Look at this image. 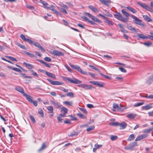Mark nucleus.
<instances>
[{"instance_id": "nucleus-1", "label": "nucleus", "mask_w": 153, "mask_h": 153, "mask_svg": "<svg viewBox=\"0 0 153 153\" xmlns=\"http://www.w3.org/2000/svg\"><path fill=\"white\" fill-rule=\"evenodd\" d=\"M137 4L141 7L146 9L147 10L151 12H153V11L152 8H153V1H151L150 2V4L151 7L146 4H143L140 2H137Z\"/></svg>"}, {"instance_id": "nucleus-2", "label": "nucleus", "mask_w": 153, "mask_h": 153, "mask_svg": "<svg viewBox=\"0 0 153 153\" xmlns=\"http://www.w3.org/2000/svg\"><path fill=\"white\" fill-rule=\"evenodd\" d=\"M68 64L69 65L73 68L75 70H77L81 74L85 75H87L88 74V73L86 72L83 71L79 66L77 65H73L70 63H69Z\"/></svg>"}, {"instance_id": "nucleus-3", "label": "nucleus", "mask_w": 153, "mask_h": 153, "mask_svg": "<svg viewBox=\"0 0 153 153\" xmlns=\"http://www.w3.org/2000/svg\"><path fill=\"white\" fill-rule=\"evenodd\" d=\"M63 78L65 80H67L70 83H72L78 84L82 82L81 81L76 78H74L73 79H72L71 78L67 77H64Z\"/></svg>"}, {"instance_id": "nucleus-4", "label": "nucleus", "mask_w": 153, "mask_h": 153, "mask_svg": "<svg viewBox=\"0 0 153 153\" xmlns=\"http://www.w3.org/2000/svg\"><path fill=\"white\" fill-rule=\"evenodd\" d=\"M131 17L134 19L133 21L134 23L143 27L144 26V25L142 23L141 20L132 15H131Z\"/></svg>"}, {"instance_id": "nucleus-5", "label": "nucleus", "mask_w": 153, "mask_h": 153, "mask_svg": "<svg viewBox=\"0 0 153 153\" xmlns=\"http://www.w3.org/2000/svg\"><path fill=\"white\" fill-rule=\"evenodd\" d=\"M137 145V143L134 142L130 143L127 146L125 147L126 150H134V148Z\"/></svg>"}, {"instance_id": "nucleus-6", "label": "nucleus", "mask_w": 153, "mask_h": 153, "mask_svg": "<svg viewBox=\"0 0 153 153\" xmlns=\"http://www.w3.org/2000/svg\"><path fill=\"white\" fill-rule=\"evenodd\" d=\"M25 97L27 100L29 102L32 103L34 106H36L37 105V102L36 101H33L32 97L28 94H25Z\"/></svg>"}, {"instance_id": "nucleus-7", "label": "nucleus", "mask_w": 153, "mask_h": 153, "mask_svg": "<svg viewBox=\"0 0 153 153\" xmlns=\"http://www.w3.org/2000/svg\"><path fill=\"white\" fill-rule=\"evenodd\" d=\"M121 107L122 106L120 104L119 105L116 103H114L113 105V109H112V110L114 111H120L122 110L121 108Z\"/></svg>"}, {"instance_id": "nucleus-8", "label": "nucleus", "mask_w": 153, "mask_h": 153, "mask_svg": "<svg viewBox=\"0 0 153 153\" xmlns=\"http://www.w3.org/2000/svg\"><path fill=\"white\" fill-rule=\"evenodd\" d=\"M122 13L124 14V15L125 16V17H123V19H125V22H124L127 23V20L128 19V17L131 16V15H130L129 14L125 11L124 10H122Z\"/></svg>"}, {"instance_id": "nucleus-9", "label": "nucleus", "mask_w": 153, "mask_h": 153, "mask_svg": "<svg viewBox=\"0 0 153 153\" xmlns=\"http://www.w3.org/2000/svg\"><path fill=\"white\" fill-rule=\"evenodd\" d=\"M114 17L119 20L123 22H125V19H123V17L122 15L119 12H116L114 14Z\"/></svg>"}, {"instance_id": "nucleus-10", "label": "nucleus", "mask_w": 153, "mask_h": 153, "mask_svg": "<svg viewBox=\"0 0 153 153\" xmlns=\"http://www.w3.org/2000/svg\"><path fill=\"white\" fill-rule=\"evenodd\" d=\"M47 80L50 83L53 85H61L63 84V83L58 81H53L49 79H47Z\"/></svg>"}, {"instance_id": "nucleus-11", "label": "nucleus", "mask_w": 153, "mask_h": 153, "mask_svg": "<svg viewBox=\"0 0 153 153\" xmlns=\"http://www.w3.org/2000/svg\"><path fill=\"white\" fill-rule=\"evenodd\" d=\"M85 15H87L91 19L94 21L97 22L101 23V22L100 20L96 18L94 16L92 15L89 13H85Z\"/></svg>"}, {"instance_id": "nucleus-12", "label": "nucleus", "mask_w": 153, "mask_h": 153, "mask_svg": "<svg viewBox=\"0 0 153 153\" xmlns=\"http://www.w3.org/2000/svg\"><path fill=\"white\" fill-rule=\"evenodd\" d=\"M78 86L82 88L85 90H89L93 88L92 86L90 85H88L85 84H80L78 85Z\"/></svg>"}, {"instance_id": "nucleus-13", "label": "nucleus", "mask_w": 153, "mask_h": 153, "mask_svg": "<svg viewBox=\"0 0 153 153\" xmlns=\"http://www.w3.org/2000/svg\"><path fill=\"white\" fill-rule=\"evenodd\" d=\"M152 104L150 103L149 104H147L145 106H143L142 107V110H149L153 107L152 105Z\"/></svg>"}, {"instance_id": "nucleus-14", "label": "nucleus", "mask_w": 153, "mask_h": 153, "mask_svg": "<svg viewBox=\"0 0 153 153\" xmlns=\"http://www.w3.org/2000/svg\"><path fill=\"white\" fill-rule=\"evenodd\" d=\"M15 89L18 91L22 93L23 96L25 97V94H27L26 93L24 92V90L23 89L19 86H17L15 88Z\"/></svg>"}, {"instance_id": "nucleus-15", "label": "nucleus", "mask_w": 153, "mask_h": 153, "mask_svg": "<svg viewBox=\"0 0 153 153\" xmlns=\"http://www.w3.org/2000/svg\"><path fill=\"white\" fill-rule=\"evenodd\" d=\"M51 102L56 108H60L62 105L59 104L57 102H55L53 100H50Z\"/></svg>"}, {"instance_id": "nucleus-16", "label": "nucleus", "mask_w": 153, "mask_h": 153, "mask_svg": "<svg viewBox=\"0 0 153 153\" xmlns=\"http://www.w3.org/2000/svg\"><path fill=\"white\" fill-rule=\"evenodd\" d=\"M53 53L55 55H56L58 56H63L64 55V53L62 52L56 50L53 51Z\"/></svg>"}, {"instance_id": "nucleus-17", "label": "nucleus", "mask_w": 153, "mask_h": 153, "mask_svg": "<svg viewBox=\"0 0 153 153\" xmlns=\"http://www.w3.org/2000/svg\"><path fill=\"white\" fill-rule=\"evenodd\" d=\"M148 136V134H143L137 137L135 140V141H139L145 138Z\"/></svg>"}, {"instance_id": "nucleus-18", "label": "nucleus", "mask_w": 153, "mask_h": 153, "mask_svg": "<svg viewBox=\"0 0 153 153\" xmlns=\"http://www.w3.org/2000/svg\"><path fill=\"white\" fill-rule=\"evenodd\" d=\"M33 44L34 45L37 47L39 49H41L42 51L43 52H45V50L41 46L39 43L37 42H35Z\"/></svg>"}, {"instance_id": "nucleus-19", "label": "nucleus", "mask_w": 153, "mask_h": 153, "mask_svg": "<svg viewBox=\"0 0 153 153\" xmlns=\"http://www.w3.org/2000/svg\"><path fill=\"white\" fill-rule=\"evenodd\" d=\"M127 126V123L125 122H122L121 123H120L119 126L120 129L125 128Z\"/></svg>"}, {"instance_id": "nucleus-20", "label": "nucleus", "mask_w": 153, "mask_h": 153, "mask_svg": "<svg viewBox=\"0 0 153 153\" xmlns=\"http://www.w3.org/2000/svg\"><path fill=\"white\" fill-rule=\"evenodd\" d=\"M45 74L48 76L51 77L52 78H53L55 79H56V76L55 75L51 73L46 71L45 72Z\"/></svg>"}, {"instance_id": "nucleus-21", "label": "nucleus", "mask_w": 153, "mask_h": 153, "mask_svg": "<svg viewBox=\"0 0 153 153\" xmlns=\"http://www.w3.org/2000/svg\"><path fill=\"white\" fill-rule=\"evenodd\" d=\"M36 60L38 61L39 62H40L42 64H43L45 67H47L49 68H50L51 67V65L49 64H48V63L45 62L44 61L42 60L39 59H37Z\"/></svg>"}, {"instance_id": "nucleus-22", "label": "nucleus", "mask_w": 153, "mask_h": 153, "mask_svg": "<svg viewBox=\"0 0 153 153\" xmlns=\"http://www.w3.org/2000/svg\"><path fill=\"white\" fill-rule=\"evenodd\" d=\"M89 83L100 87H103V85L100 84L98 81H90Z\"/></svg>"}, {"instance_id": "nucleus-23", "label": "nucleus", "mask_w": 153, "mask_h": 153, "mask_svg": "<svg viewBox=\"0 0 153 153\" xmlns=\"http://www.w3.org/2000/svg\"><path fill=\"white\" fill-rule=\"evenodd\" d=\"M99 1L102 4L105 5L106 6L108 5V3H111V2L110 0H99Z\"/></svg>"}, {"instance_id": "nucleus-24", "label": "nucleus", "mask_w": 153, "mask_h": 153, "mask_svg": "<svg viewBox=\"0 0 153 153\" xmlns=\"http://www.w3.org/2000/svg\"><path fill=\"white\" fill-rule=\"evenodd\" d=\"M88 7L94 13H97L98 11V10L93 6L89 5Z\"/></svg>"}, {"instance_id": "nucleus-25", "label": "nucleus", "mask_w": 153, "mask_h": 153, "mask_svg": "<svg viewBox=\"0 0 153 153\" xmlns=\"http://www.w3.org/2000/svg\"><path fill=\"white\" fill-rule=\"evenodd\" d=\"M137 35L139 38L143 39H148V36L142 34L138 33Z\"/></svg>"}, {"instance_id": "nucleus-26", "label": "nucleus", "mask_w": 153, "mask_h": 153, "mask_svg": "<svg viewBox=\"0 0 153 153\" xmlns=\"http://www.w3.org/2000/svg\"><path fill=\"white\" fill-rule=\"evenodd\" d=\"M23 64L25 65L26 67L28 69H31L33 67V66L31 64L25 62H24Z\"/></svg>"}, {"instance_id": "nucleus-27", "label": "nucleus", "mask_w": 153, "mask_h": 153, "mask_svg": "<svg viewBox=\"0 0 153 153\" xmlns=\"http://www.w3.org/2000/svg\"><path fill=\"white\" fill-rule=\"evenodd\" d=\"M143 17L146 21L148 22L152 21V20L147 15H143Z\"/></svg>"}, {"instance_id": "nucleus-28", "label": "nucleus", "mask_w": 153, "mask_h": 153, "mask_svg": "<svg viewBox=\"0 0 153 153\" xmlns=\"http://www.w3.org/2000/svg\"><path fill=\"white\" fill-rule=\"evenodd\" d=\"M136 116V115L134 114H132V113L128 114L126 116V117L129 119H134L135 116Z\"/></svg>"}, {"instance_id": "nucleus-29", "label": "nucleus", "mask_w": 153, "mask_h": 153, "mask_svg": "<svg viewBox=\"0 0 153 153\" xmlns=\"http://www.w3.org/2000/svg\"><path fill=\"white\" fill-rule=\"evenodd\" d=\"M153 130V128H150L148 129H144L143 132L144 133H149L152 131Z\"/></svg>"}, {"instance_id": "nucleus-30", "label": "nucleus", "mask_w": 153, "mask_h": 153, "mask_svg": "<svg viewBox=\"0 0 153 153\" xmlns=\"http://www.w3.org/2000/svg\"><path fill=\"white\" fill-rule=\"evenodd\" d=\"M68 110L66 108L63 106L61 108V111L63 112L64 114H66L67 113Z\"/></svg>"}, {"instance_id": "nucleus-31", "label": "nucleus", "mask_w": 153, "mask_h": 153, "mask_svg": "<svg viewBox=\"0 0 153 153\" xmlns=\"http://www.w3.org/2000/svg\"><path fill=\"white\" fill-rule=\"evenodd\" d=\"M25 53L29 57H34L36 58V56L34 54L30 53L28 52H27V51H25Z\"/></svg>"}, {"instance_id": "nucleus-32", "label": "nucleus", "mask_w": 153, "mask_h": 153, "mask_svg": "<svg viewBox=\"0 0 153 153\" xmlns=\"http://www.w3.org/2000/svg\"><path fill=\"white\" fill-rule=\"evenodd\" d=\"M126 8L129 10L130 11L132 12L133 13H136L137 12V11L135 9L129 6L127 7Z\"/></svg>"}, {"instance_id": "nucleus-33", "label": "nucleus", "mask_w": 153, "mask_h": 153, "mask_svg": "<svg viewBox=\"0 0 153 153\" xmlns=\"http://www.w3.org/2000/svg\"><path fill=\"white\" fill-rule=\"evenodd\" d=\"M135 137L134 135L133 134H131L129 137H128L127 140L128 141H131L134 140V139Z\"/></svg>"}, {"instance_id": "nucleus-34", "label": "nucleus", "mask_w": 153, "mask_h": 153, "mask_svg": "<svg viewBox=\"0 0 153 153\" xmlns=\"http://www.w3.org/2000/svg\"><path fill=\"white\" fill-rule=\"evenodd\" d=\"M77 115L79 118L82 119H85L86 118V116L84 115L83 114H80V113H77Z\"/></svg>"}, {"instance_id": "nucleus-35", "label": "nucleus", "mask_w": 153, "mask_h": 153, "mask_svg": "<svg viewBox=\"0 0 153 153\" xmlns=\"http://www.w3.org/2000/svg\"><path fill=\"white\" fill-rule=\"evenodd\" d=\"M46 147V145L45 143H43L41 147L39 149L38 151L40 152L45 149Z\"/></svg>"}, {"instance_id": "nucleus-36", "label": "nucleus", "mask_w": 153, "mask_h": 153, "mask_svg": "<svg viewBox=\"0 0 153 153\" xmlns=\"http://www.w3.org/2000/svg\"><path fill=\"white\" fill-rule=\"evenodd\" d=\"M5 56L9 59L10 60H12V61H15L16 62H17V60L15 58H14L13 57L10 56Z\"/></svg>"}, {"instance_id": "nucleus-37", "label": "nucleus", "mask_w": 153, "mask_h": 153, "mask_svg": "<svg viewBox=\"0 0 153 153\" xmlns=\"http://www.w3.org/2000/svg\"><path fill=\"white\" fill-rule=\"evenodd\" d=\"M63 103L66 105H68L69 106H71L73 104V103L72 102H69L68 101L64 102Z\"/></svg>"}, {"instance_id": "nucleus-38", "label": "nucleus", "mask_w": 153, "mask_h": 153, "mask_svg": "<svg viewBox=\"0 0 153 153\" xmlns=\"http://www.w3.org/2000/svg\"><path fill=\"white\" fill-rule=\"evenodd\" d=\"M120 123L117 122H114L110 123V125L111 126H119Z\"/></svg>"}, {"instance_id": "nucleus-39", "label": "nucleus", "mask_w": 153, "mask_h": 153, "mask_svg": "<svg viewBox=\"0 0 153 153\" xmlns=\"http://www.w3.org/2000/svg\"><path fill=\"white\" fill-rule=\"evenodd\" d=\"M21 74L24 78H29L30 79H32V77L31 76H27L25 74H23L22 73H21Z\"/></svg>"}, {"instance_id": "nucleus-40", "label": "nucleus", "mask_w": 153, "mask_h": 153, "mask_svg": "<svg viewBox=\"0 0 153 153\" xmlns=\"http://www.w3.org/2000/svg\"><path fill=\"white\" fill-rule=\"evenodd\" d=\"M118 138V137L116 135H112L110 136V139L112 141H114L117 140Z\"/></svg>"}, {"instance_id": "nucleus-41", "label": "nucleus", "mask_w": 153, "mask_h": 153, "mask_svg": "<svg viewBox=\"0 0 153 153\" xmlns=\"http://www.w3.org/2000/svg\"><path fill=\"white\" fill-rule=\"evenodd\" d=\"M128 28L131 30L133 31L134 32H137V31L135 28L131 26H127Z\"/></svg>"}, {"instance_id": "nucleus-42", "label": "nucleus", "mask_w": 153, "mask_h": 153, "mask_svg": "<svg viewBox=\"0 0 153 153\" xmlns=\"http://www.w3.org/2000/svg\"><path fill=\"white\" fill-rule=\"evenodd\" d=\"M48 110L50 111V112L51 113H53V107L52 106H49L48 107H47Z\"/></svg>"}, {"instance_id": "nucleus-43", "label": "nucleus", "mask_w": 153, "mask_h": 153, "mask_svg": "<svg viewBox=\"0 0 153 153\" xmlns=\"http://www.w3.org/2000/svg\"><path fill=\"white\" fill-rule=\"evenodd\" d=\"M143 104H144L143 102H137V103H135L134 105V107H137V106H139L142 105H143Z\"/></svg>"}, {"instance_id": "nucleus-44", "label": "nucleus", "mask_w": 153, "mask_h": 153, "mask_svg": "<svg viewBox=\"0 0 153 153\" xmlns=\"http://www.w3.org/2000/svg\"><path fill=\"white\" fill-rule=\"evenodd\" d=\"M94 126H90L88 128H87L86 130L87 131H89L91 130H93L94 128Z\"/></svg>"}, {"instance_id": "nucleus-45", "label": "nucleus", "mask_w": 153, "mask_h": 153, "mask_svg": "<svg viewBox=\"0 0 153 153\" xmlns=\"http://www.w3.org/2000/svg\"><path fill=\"white\" fill-rule=\"evenodd\" d=\"M99 74L102 76L104 77H105V78H106L107 79H110L111 78V77H110V76H108L105 75H104V74H102V73H100Z\"/></svg>"}, {"instance_id": "nucleus-46", "label": "nucleus", "mask_w": 153, "mask_h": 153, "mask_svg": "<svg viewBox=\"0 0 153 153\" xmlns=\"http://www.w3.org/2000/svg\"><path fill=\"white\" fill-rule=\"evenodd\" d=\"M39 113L41 115L42 117H44L43 111L42 109H39Z\"/></svg>"}, {"instance_id": "nucleus-47", "label": "nucleus", "mask_w": 153, "mask_h": 153, "mask_svg": "<svg viewBox=\"0 0 153 153\" xmlns=\"http://www.w3.org/2000/svg\"><path fill=\"white\" fill-rule=\"evenodd\" d=\"M152 82L153 81H151L149 77L146 81V83L148 85L151 84Z\"/></svg>"}, {"instance_id": "nucleus-48", "label": "nucleus", "mask_w": 153, "mask_h": 153, "mask_svg": "<svg viewBox=\"0 0 153 153\" xmlns=\"http://www.w3.org/2000/svg\"><path fill=\"white\" fill-rule=\"evenodd\" d=\"M143 43L144 45L147 47L150 46L152 44V43L150 42H146Z\"/></svg>"}, {"instance_id": "nucleus-49", "label": "nucleus", "mask_w": 153, "mask_h": 153, "mask_svg": "<svg viewBox=\"0 0 153 153\" xmlns=\"http://www.w3.org/2000/svg\"><path fill=\"white\" fill-rule=\"evenodd\" d=\"M66 95L67 96L71 97H74V94L72 92H69L67 93Z\"/></svg>"}, {"instance_id": "nucleus-50", "label": "nucleus", "mask_w": 153, "mask_h": 153, "mask_svg": "<svg viewBox=\"0 0 153 153\" xmlns=\"http://www.w3.org/2000/svg\"><path fill=\"white\" fill-rule=\"evenodd\" d=\"M105 22L108 24L109 25H113L114 24V23L112 22L108 19L106 20Z\"/></svg>"}, {"instance_id": "nucleus-51", "label": "nucleus", "mask_w": 153, "mask_h": 153, "mask_svg": "<svg viewBox=\"0 0 153 153\" xmlns=\"http://www.w3.org/2000/svg\"><path fill=\"white\" fill-rule=\"evenodd\" d=\"M79 109L81 111L84 113L87 114V112L86 110L84 108H79Z\"/></svg>"}, {"instance_id": "nucleus-52", "label": "nucleus", "mask_w": 153, "mask_h": 153, "mask_svg": "<svg viewBox=\"0 0 153 153\" xmlns=\"http://www.w3.org/2000/svg\"><path fill=\"white\" fill-rule=\"evenodd\" d=\"M20 37L21 39L23 40L24 42H26L27 39L25 38V36L22 34L20 35Z\"/></svg>"}, {"instance_id": "nucleus-53", "label": "nucleus", "mask_w": 153, "mask_h": 153, "mask_svg": "<svg viewBox=\"0 0 153 153\" xmlns=\"http://www.w3.org/2000/svg\"><path fill=\"white\" fill-rule=\"evenodd\" d=\"M30 117L32 122L33 123H35L36 122V121L34 117L32 115H30Z\"/></svg>"}, {"instance_id": "nucleus-54", "label": "nucleus", "mask_w": 153, "mask_h": 153, "mask_svg": "<svg viewBox=\"0 0 153 153\" xmlns=\"http://www.w3.org/2000/svg\"><path fill=\"white\" fill-rule=\"evenodd\" d=\"M13 70L21 73L22 72V71L19 69L16 68H13Z\"/></svg>"}, {"instance_id": "nucleus-55", "label": "nucleus", "mask_w": 153, "mask_h": 153, "mask_svg": "<svg viewBox=\"0 0 153 153\" xmlns=\"http://www.w3.org/2000/svg\"><path fill=\"white\" fill-rule=\"evenodd\" d=\"M81 18L83 19L84 21H87L88 22V21L89 20V19L88 18L86 17L85 16H81Z\"/></svg>"}, {"instance_id": "nucleus-56", "label": "nucleus", "mask_w": 153, "mask_h": 153, "mask_svg": "<svg viewBox=\"0 0 153 153\" xmlns=\"http://www.w3.org/2000/svg\"><path fill=\"white\" fill-rule=\"evenodd\" d=\"M26 42H29L30 44H34V43L33 42V41H32L31 39H27V40L26 41Z\"/></svg>"}, {"instance_id": "nucleus-57", "label": "nucleus", "mask_w": 153, "mask_h": 153, "mask_svg": "<svg viewBox=\"0 0 153 153\" xmlns=\"http://www.w3.org/2000/svg\"><path fill=\"white\" fill-rule=\"evenodd\" d=\"M44 60L48 62H50L51 61V59L50 57H46L44 58Z\"/></svg>"}, {"instance_id": "nucleus-58", "label": "nucleus", "mask_w": 153, "mask_h": 153, "mask_svg": "<svg viewBox=\"0 0 153 153\" xmlns=\"http://www.w3.org/2000/svg\"><path fill=\"white\" fill-rule=\"evenodd\" d=\"M119 70L122 72L123 73H126V69L123 68L121 67H119Z\"/></svg>"}, {"instance_id": "nucleus-59", "label": "nucleus", "mask_w": 153, "mask_h": 153, "mask_svg": "<svg viewBox=\"0 0 153 153\" xmlns=\"http://www.w3.org/2000/svg\"><path fill=\"white\" fill-rule=\"evenodd\" d=\"M60 10L61 12H62L64 13L65 14H67V12L65 9L63 8H61L60 9Z\"/></svg>"}, {"instance_id": "nucleus-60", "label": "nucleus", "mask_w": 153, "mask_h": 153, "mask_svg": "<svg viewBox=\"0 0 153 153\" xmlns=\"http://www.w3.org/2000/svg\"><path fill=\"white\" fill-rule=\"evenodd\" d=\"M102 146V145H98L97 144H96L94 146L95 148H96V149H98L100 148Z\"/></svg>"}, {"instance_id": "nucleus-61", "label": "nucleus", "mask_w": 153, "mask_h": 153, "mask_svg": "<svg viewBox=\"0 0 153 153\" xmlns=\"http://www.w3.org/2000/svg\"><path fill=\"white\" fill-rule=\"evenodd\" d=\"M18 45L19 47L20 48L25 49V46L24 45H22L20 43H18Z\"/></svg>"}, {"instance_id": "nucleus-62", "label": "nucleus", "mask_w": 153, "mask_h": 153, "mask_svg": "<svg viewBox=\"0 0 153 153\" xmlns=\"http://www.w3.org/2000/svg\"><path fill=\"white\" fill-rule=\"evenodd\" d=\"M115 79H118L120 81H122L123 80V78L119 76L116 77Z\"/></svg>"}, {"instance_id": "nucleus-63", "label": "nucleus", "mask_w": 153, "mask_h": 153, "mask_svg": "<svg viewBox=\"0 0 153 153\" xmlns=\"http://www.w3.org/2000/svg\"><path fill=\"white\" fill-rule=\"evenodd\" d=\"M87 106L88 108H90L94 107V106L91 104H87Z\"/></svg>"}, {"instance_id": "nucleus-64", "label": "nucleus", "mask_w": 153, "mask_h": 153, "mask_svg": "<svg viewBox=\"0 0 153 153\" xmlns=\"http://www.w3.org/2000/svg\"><path fill=\"white\" fill-rule=\"evenodd\" d=\"M61 6L62 7H63V8H65V9H68V7L66 4H61Z\"/></svg>"}]
</instances>
